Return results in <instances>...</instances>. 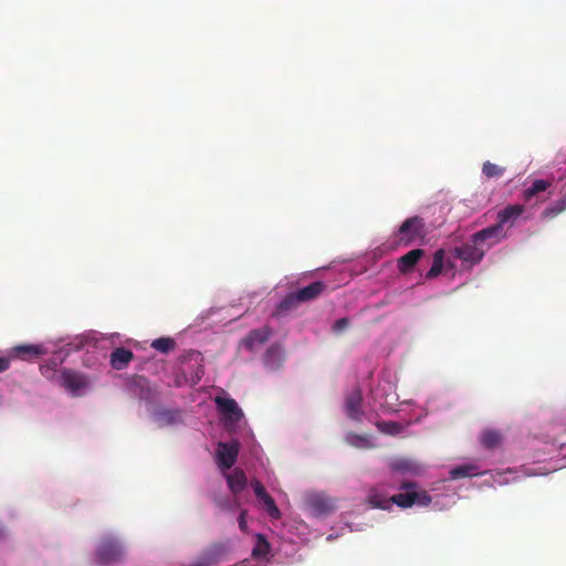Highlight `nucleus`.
Segmentation results:
<instances>
[{"instance_id":"nucleus-5","label":"nucleus","mask_w":566,"mask_h":566,"mask_svg":"<svg viewBox=\"0 0 566 566\" xmlns=\"http://www.w3.org/2000/svg\"><path fill=\"white\" fill-rule=\"evenodd\" d=\"M214 402L226 424L237 423L243 418V411L233 398L217 396Z\"/></svg>"},{"instance_id":"nucleus-13","label":"nucleus","mask_w":566,"mask_h":566,"mask_svg":"<svg viewBox=\"0 0 566 566\" xmlns=\"http://www.w3.org/2000/svg\"><path fill=\"white\" fill-rule=\"evenodd\" d=\"M423 255L424 250L422 249H413L401 255L397 260V268L399 272L402 274L410 273Z\"/></svg>"},{"instance_id":"nucleus-36","label":"nucleus","mask_w":566,"mask_h":566,"mask_svg":"<svg viewBox=\"0 0 566 566\" xmlns=\"http://www.w3.org/2000/svg\"><path fill=\"white\" fill-rule=\"evenodd\" d=\"M10 368V357L0 356V373H3Z\"/></svg>"},{"instance_id":"nucleus-30","label":"nucleus","mask_w":566,"mask_h":566,"mask_svg":"<svg viewBox=\"0 0 566 566\" xmlns=\"http://www.w3.org/2000/svg\"><path fill=\"white\" fill-rule=\"evenodd\" d=\"M482 172L489 179L500 178L505 172V168L491 161H485L482 166Z\"/></svg>"},{"instance_id":"nucleus-12","label":"nucleus","mask_w":566,"mask_h":566,"mask_svg":"<svg viewBox=\"0 0 566 566\" xmlns=\"http://www.w3.org/2000/svg\"><path fill=\"white\" fill-rule=\"evenodd\" d=\"M326 287L327 285L324 282L315 281L310 285L295 291V298L298 300L300 304L314 301L324 293Z\"/></svg>"},{"instance_id":"nucleus-9","label":"nucleus","mask_w":566,"mask_h":566,"mask_svg":"<svg viewBox=\"0 0 566 566\" xmlns=\"http://www.w3.org/2000/svg\"><path fill=\"white\" fill-rule=\"evenodd\" d=\"M251 486L254 491L255 496L263 503L269 515L273 518L281 516L280 510L276 506L273 497L265 491V488L259 480H253Z\"/></svg>"},{"instance_id":"nucleus-2","label":"nucleus","mask_w":566,"mask_h":566,"mask_svg":"<svg viewBox=\"0 0 566 566\" xmlns=\"http://www.w3.org/2000/svg\"><path fill=\"white\" fill-rule=\"evenodd\" d=\"M95 556L98 565L112 566L124 562L125 549L118 539L104 536L96 546Z\"/></svg>"},{"instance_id":"nucleus-14","label":"nucleus","mask_w":566,"mask_h":566,"mask_svg":"<svg viewBox=\"0 0 566 566\" xmlns=\"http://www.w3.org/2000/svg\"><path fill=\"white\" fill-rule=\"evenodd\" d=\"M226 479L232 495H238L241 493L248 483L243 470L239 468H235L232 472L226 474Z\"/></svg>"},{"instance_id":"nucleus-35","label":"nucleus","mask_w":566,"mask_h":566,"mask_svg":"<svg viewBox=\"0 0 566 566\" xmlns=\"http://www.w3.org/2000/svg\"><path fill=\"white\" fill-rule=\"evenodd\" d=\"M245 515H247V510H241L239 518H238V523H239V527L242 532H245L248 528Z\"/></svg>"},{"instance_id":"nucleus-23","label":"nucleus","mask_w":566,"mask_h":566,"mask_svg":"<svg viewBox=\"0 0 566 566\" xmlns=\"http://www.w3.org/2000/svg\"><path fill=\"white\" fill-rule=\"evenodd\" d=\"M443 261H444V250L439 249L433 253L432 265L429 269V271L426 273L427 280H432L441 274L442 269H443Z\"/></svg>"},{"instance_id":"nucleus-34","label":"nucleus","mask_w":566,"mask_h":566,"mask_svg":"<svg viewBox=\"0 0 566 566\" xmlns=\"http://www.w3.org/2000/svg\"><path fill=\"white\" fill-rule=\"evenodd\" d=\"M226 551V547L223 544L221 543H216L213 544L211 547H210V552H209V555H210V559H214V557L223 554Z\"/></svg>"},{"instance_id":"nucleus-28","label":"nucleus","mask_w":566,"mask_h":566,"mask_svg":"<svg viewBox=\"0 0 566 566\" xmlns=\"http://www.w3.org/2000/svg\"><path fill=\"white\" fill-rule=\"evenodd\" d=\"M151 347L163 354H168L175 349L176 342L171 337H160L153 340Z\"/></svg>"},{"instance_id":"nucleus-32","label":"nucleus","mask_w":566,"mask_h":566,"mask_svg":"<svg viewBox=\"0 0 566 566\" xmlns=\"http://www.w3.org/2000/svg\"><path fill=\"white\" fill-rule=\"evenodd\" d=\"M378 427L380 428L381 431L391 434L398 432L399 429V424L394 421L380 422L378 423Z\"/></svg>"},{"instance_id":"nucleus-21","label":"nucleus","mask_w":566,"mask_h":566,"mask_svg":"<svg viewBox=\"0 0 566 566\" xmlns=\"http://www.w3.org/2000/svg\"><path fill=\"white\" fill-rule=\"evenodd\" d=\"M181 413L179 410L164 409L156 413V421L160 427L171 426L180 421Z\"/></svg>"},{"instance_id":"nucleus-8","label":"nucleus","mask_w":566,"mask_h":566,"mask_svg":"<svg viewBox=\"0 0 566 566\" xmlns=\"http://www.w3.org/2000/svg\"><path fill=\"white\" fill-rule=\"evenodd\" d=\"M484 254L485 253L483 252L482 248H480L479 244L472 242V239L470 242L454 249V255L458 259L471 264L479 263L483 259Z\"/></svg>"},{"instance_id":"nucleus-29","label":"nucleus","mask_w":566,"mask_h":566,"mask_svg":"<svg viewBox=\"0 0 566 566\" xmlns=\"http://www.w3.org/2000/svg\"><path fill=\"white\" fill-rule=\"evenodd\" d=\"M476 467L471 464H464L453 468L450 471V476L453 480L476 475Z\"/></svg>"},{"instance_id":"nucleus-6","label":"nucleus","mask_w":566,"mask_h":566,"mask_svg":"<svg viewBox=\"0 0 566 566\" xmlns=\"http://www.w3.org/2000/svg\"><path fill=\"white\" fill-rule=\"evenodd\" d=\"M60 385L73 396H80L82 390L88 386V380L81 373L64 369L60 376Z\"/></svg>"},{"instance_id":"nucleus-3","label":"nucleus","mask_w":566,"mask_h":566,"mask_svg":"<svg viewBox=\"0 0 566 566\" xmlns=\"http://www.w3.org/2000/svg\"><path fill=\"white\" fill-rule=\"evenodd\" d=\"M417 486L415 482H403L400 486L401 490H407L406 493H399L391 496V505L396 504L400 507H410L413 504L427 506L431 503V497L426 491H413Z\"/></svg>"},{"instance_id":"nucleus-33","label":"nucleus","mask_w":566,"mask_h":566,"mask_svg":"<svg viewBox=\"0 0 566 566\" xmlns=\"http://www.w3.org/2000/svg\"><path fill=\"white\" fill-rule=\"evenodd\" d=\"M349 326V319L347 317L339 318L335 321V323L332 326V331L336 334L342 333Z\"/></svg>"},{"instance_id":"nucleus-37","label":"nucleus","mask_w":566,"mask_h":566,"mask_svg":"<svg viewBox=\"0 0 566 566\" xmlns=\"http://www.w3.org/2000/svg\"><path fill=\"white\" fill-rule=\"evenodd\" d=\"M276 354H277V355H279V354H281V348H280V346H277V345H273V346H271V347L266 350V354H265V358H266V360H269V359H270V357H272V356H274V355H276Z\"/></svg>"},{"instance_id":"nucleus-26","label":"nucleus","mask_w":566,"mask_h":566,"mask_svg":"<svg viewBox=\"0 0 566 566\" xmlns=\"http://www.w3.org/2000/svg\"><path fill=\"white\" fill-rule=\"evenodd\" d=\"M566 210V195L551 206L546 207L541 214L543 220L553 219Z\"/></svg>"},{"instance_id":"nucleus-15","label":"nucleus","mask_w":566,"mask_h":566,"mask_svg":"<svg viewBox=\"0 0 566 566\" xmlns=\"http://www.w3.org/2000/svg\"><path fill=\"white\" fill-rule=\"evenodd\" d=\"M272 332L268 326L262 328L253 329L243 339V345L248 349H253L255 345L264 344L271 336Z\"/></svg>"},{"instance_id":"nucleus-22","label":"nucleus","mask_w":566,"mask_h":566,"mask_svg":"<svg viewBox=\"0 0 566 566\" xmlns=\"http://www.w3.org/2000/svg\"><path fill=\"white\" fill-rule=\"evenodd\" d=\"M390 468L391 470L401 473L418 474L420 472L419 464L408 459H397L391 462Z\"/></svg>"},{"instance_id":"nucleus-17","label":"nucleus","mask_w":566,"mask_h":566,"mask_svg":"<svg viewBox=\"0 0 566 566\" xmlns=\"http://www.w3.org/2000/svg\"><path fill=\"white\" fill-rule=\"evenodd\" d=\"M134 354L132 350L124 347L116 348L111 354V365L116 370L125 369L133 360Z\"/></svg>"},{"instance_id":"nucleus-19","label":"nucleus","mask_w":566,"mask_h":566,"mask_svg":"<svg viewBox=\"0 0 566 566\" xmlns=\"http://www.w3.org/2000/svg\"><path fill=\"white\" fill-rule=\"evenodd\" d=\"M298 305H300V302L297 298H295V293L294 292L289 293L276 305V308L272 313V316L282 317V316L289 314L290 312L296 310Z\"/></svg>"},{"instance_id":"nucleus-18","label":"nucleus","mask_w":566,"mask_h":566,"mask_svg":"<svg viewBox=\"0 0 566 566\" xmlns=\"http://www.w3.org/2000/svg\"><path fill=\"white\" fill-rule=\"evenodd\" d=\"M524 212V206L511 205L497 212L496 224L504 228L505 223L515 221Z\"/></svg>"},{"instance_id":"nucleus-16","label":"nucleus","mask_w":566,"mask_h":566,"mask_svg":"<svg viewBox=\"0 0 566 566\" xmlns=\"http://www.w3.org/2000/svg\"><path fill=\"white\" fill-rule=\"evenodd\" d=\"M367 502L375 509L389 510L391 507V496L378 488H371L367 495Z\"/></svg>"},{"instance_id":"nucleus-1","label":"nucleus","mask_w":566,"mask_h":566,"mask_svg":"<svg viewBox=\"0 0 566 566\" xmlns=\"http://www.w3.org/2000/svg\"><path fill=\"white\" fill-rule=\"evenodd\" d=\"M427 237L424 220L413 216L407 218L395 233L396 245L410 247L415 243H422Z\"/></svg>"},{"instance_id":"nucleus-11","label":"nucleus","mask_w":566,"mask_h":566,"mask_svg":"<svg viewBox=\"0 0 566 566\" xmlns=\"http://www.w3.org/2000/svg\"><path fill=\"white\" fill-rule=\"evenodd\" d=\"M363 394L359 387H355L346 397L345 410L347 416L353 420H360L363 411Z\"/></svg>"},{"instance_id":"nucleus-25","label":"nucleus","mask_w":566,"mask_h":566,"mask_svg":"<svg viewBox=\"0 0 566 566\" xmlns=\"http://www.w3.org/2000/svg\"><path fill=\"white\" fill-rule=\"evenodd\" d=\"M551 187V182L543 179H536L528 188L523 191V199L530 201L537 193L547 190Z\"/></svg>"},{"instance_id":"nucleus-24","label":"nucleus","mask_w":566,"mask_h":566,"mask_svg":"<svg viewBox=\"0 0 566 566\" xmlns=\"http://www.w3.org/2000/svg\"><path fill=\"white\" fill-rule=\"evenodd\" d=\"M482 446L489 450H493L502 443V436L496 430H485L480 437Z\"/></svg>"},{"instance_id":"nucleus-38","label":"nucleus","mask_w":566,"mask_h":566,"mask_svg":"<svg viewBox=\"0 0 566 566\" xmlns=\"http://www.w3.org/2000/svg\"><path fill=\"white\" fill-rule=\"evenodd\" d=\"M6 533L2 526H0V542L4 538Z\"/></svg>"},{"instance_id":"nucleus-4","label":"nucleus","mask_w":566,"mask_h":566,"mask_svg":"<svg viewBox=\"0 0 566 566\" xmlns=\"http://www.w3.org/2000/svg\"><path fill=\"white\" fill-rule=\"evenodd\" d=\"M506 237L504 228L500 224L486 227L472 234V242L479 244L485 253L489 249L500 243Z\"/></svg>"},{"instance_id":"nucleus-10","label":"nucleus","mask_w":566,"mask_h":566,"mask_svg":"<svg viewBox=\"0 0 566 566\" xmlns=\"http://www.w3.org/2000/svg\"><path fill=\"white\" fill-rule=\"evenodd\" d=\"M44 353L45 350L42 345L23 344L12 347L7 357H10V360L12 358L30 360L40 357Z\"/></svg>"},{"instance_id":"nucleus-31","label":"nucleus","mask_w":566,"mask_h":566,"mask_svg":"<svg viewBox=\"0 0 566 566\" xmlns=\"http://www.w3.org/2000/svg\"><path fill=\"white\" fill-rule=\"evenodd\" d=\"M270 551V544L265 539V537L261 534H258V541L256 544L252 551L253 557H265L269 554Z\"/></svg>"},{"instance_id":"nucleus-20","label":"nucleus","mask_w":566,"mask_h":566,"mask_svg":"<svg viewBox=\"0 0 566 566\" xmlns=\"http://www.w3.org/2000/svg\"><path fill=\"white\" fill-rule=\"evenodd\" d=\"M213 503L223 512H234L240 507L238 495H233L232 499L228 495H214Z\"/></svg>"},{"instance_id":"nucleus-27","label":"nucleus","mask_w":566,"mask_h":566,"mask_svg":"<svg viewBox=\"0 0 566 566\" xmlns=\"http://www.w3.org/2000/svg\"><path fill=\"white\" fill-rule=\"evenodd\" d=\"M313 510L319 515H326L334 511L333 502L325 497H314L311 502Z\"/></svg>"},{"instance_id":"nucleus-7","label":"nucleus","mask_w":566,"mask_h":566,"mask_svg":"<svg viewBox=\"0 0 566 566\" xmlns=\"http://www.w3.org/2000/svg\"><path fill=\"white\" fill-rule=\"evenodd\" d=\"M239 454L238 442H219L217 449V463L220 469L229 470L237 462Z\"/></svg>"}]
</instances>
